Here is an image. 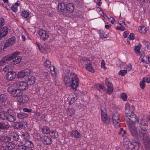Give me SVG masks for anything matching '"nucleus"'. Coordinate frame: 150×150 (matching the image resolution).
<instances>
[{"label": "nucleus", "instance_id": "f257e3e1", "mask_svg": "<svg viewBox=\"0 0 150 150\" xmlns=\"http://www.w3.org/2000/svg\"><path fill=\"white\" fill-rule=\"evenodd\" d=\"M146 123L147 122L145 120H141V123L139 124L141 128V129L139 130V136L143 140L146 150H150V140L146 130Z\"/></svg>", "mask_w": 150, "mask_h": 150}, {"label": "nucleus", "instance_id": "f03ea898", "mask_svg": "<svg viewBox=\"0 0 150 150\" xmlns=\"http://www.w3.org/2000/svg\"><path fill=\"white\" fill-rule=\"evenodd\" d=\"M64 81L65 85L75 89L78 86L79 79L77 75L75 73L69 74L65 75L64 78Z\"/></svg>", "mask_w": 150, "mask_h": 150}, {"label": "nucleus", "instance_id": "7ed1b4c3", "mask_svg": "<svg viewBox=\"0 0 150 150\" xmlns=\"http://www.w3.org/2000/svg\"><path fill=\"white\" fill-rule=\"evenodd\" d=\"M0 118L11 122H13L16 120L13 111L11 109H9L6 111L0 112Z\"/></svg>", "mask_w": 150, "mask_h": 150}, {"label": "nucleus", "instance_id": "20e7f679", "mask_svg": "<svg viewBox=\"0 0 150 150\" xmlns=\"http://www.w3.org/2000/svg\"><path fill=\"white\" fill-rule=\"evenodd\" d=\"M101 119L104 123L107 124L109 123L108 119L106 112V108L105 107V103L104 102H102L101 105Z\"/></svg>", "mask_w": 150, "mask_h": 150}, {"label": "nucleus", "instance_id": "39448f33", "mask_svg": "<svg viewBox=\"0 0 150 150\" xmlns=\"http://www.w3.org/2000/svg\"><path fill=\"white\" fill-rule=\"evenodd\" d=\"M140 145L138 139H134L132 143H128V147L127 148L128 150H138Z\"/></svg>", "mask_w": 150, "mask_h": 150}, {"label": "nucleus", "instance_id": "423d86ee", "mask_svg": "<svg viewBox=\"0 0 150 150\" xmlns=\"http://www.w3.org/2000/svg\"><path fill=\"white\" fill-rule=\"evenodd\" d=\"M119 118V115L118 112H115L114 113L112 116V119L114 126L116 128L120 127Z\"/></svg>", "mask_w": 150, "mask_h": 150}, {"label": "nucleus", "instance_id": "0eeeda50", "mask_svg": "<svg viewBox=\"0 0 150 150\" xmlns=\"http://www.w3.org/2000/svg\"><path fill=\"white\" fill-rule=\"evenodd\" d=\"M17 86L19 89L23 90L28 88V84L27 83L25 82H18L16 83Z\"/></svg>", "mask_w": 150, "mask_h": 150}, {"label": "nucleus", "instance_id": "6e6552de", "mask_svg": "<svg viewBox=\"0 0 150 150\" xmlns=\"http://www.w3.org/2000/svg\"><path fill=\"white\" fill-rule=\"evenodd\" d=\"M134 108L133 106L131 107L129 105H127L125 106V113L126 116L127 117L133 113Z\"/></svg>", "mask_w": 150, "mask_h": 150}, {"label": "nucleus", "instance_id": "1a4fd4ad", "mask_svg": "<svg viewBox=\"0 0 150 150\" xmlns=\"http://www.w3.org/2000/svg\"><path fill=\"white\" fill-rule=\"evenodd\" d=\"M19 54V53L18 52H14V59H15L12 62V64H16L20 62L21 58L20 56H18Z\"/></svg>", "mask_w": 150, "mask_h": 150}, {"label": "nucleus", "instance_id": "9d476101", "mask_svg": "<svg viewBox=\"0 0 150 150\" xmlns=\"http://www.w3.org/2000/svg\"><path fill=\"white\" fill-rule=\"evenodd\" d=\"M16 73L13 71L8 72L6 75V78L8 81H12L15 79L16 76Z\"/></svg>", "mask_w": 150, "mask_h": 150}, {"label": "nucleus", "instance_id": "9b49d317", "mask_svg": "<svg viewBox=\"0 0 150 150\" xmlns=\"http://www.w3.org/2000/svg\"><path fill=\"white\" fill-rule=\"evenodd\" d=\"M17 97V100L20 103H25L28 100V98L26 95H23L21 93V94Z\"/></svg>", "mask_w": 150, "mask_h": 150}, {"label": "nucleus", "instance_id": "f8f14e48", "mask_svg": "<svg viewBox=\"0 0 150 150\" xmlns=\"http://www.w3.org/2000/svg\"><path fill=\"white\" fill-rule=\"evenodd\" d=\"M131 124H135L138 121V119L136 115L133 113L127 117Z\"/></svg>", "mask_w": 150, "mask_h": 150}, {"label": "nucleus", "instance_id": "ddd939ff", "mask_svg": "<svg viewBox=\"0 0 150 150\" xmlns=\"http://www.w3.org/2000/svg\"><path fill=\"white\" fill-rule=\"evenodd\" d=\"M38 34L40 36V38L44 40L47 39L49 37V35L46 32L42 29L39 30Z\"/></svg>", "mask_w": 150, "mask_h": 150}, {"label": "nucleus", "instance_id": "4468645a", "mask_svg": "<svg viewBox=\"0 0 150 150\" xmlns=\"http://www.w3.org/2000/svg\"><path fill=\"white\" fill-rule=\"evenodd\" d=\"M105 83L108 87V89L106 91L107 93L108 94H110L112 92L113 90L112 84V83L109 82L107 79L105 80Z\"/></svg>", "mask_w": 150, "mask_h": 150}, {"label": "nucleus", "instance_id": "2eb2a0df", "mask_svg": "<svg viewBox=\"0 0 150 150\" xmlns=\"http://www.w3.org/2000/svg\"><path fill=\"white\" fill-rule=\"evenodd\" d=\"M129 130L131 135L134 137H137L138 136V132L136 128L134 125H130L129 126Z\"/></svg>", "mask_w": 150, "mask_h": 150}, {"label": "nucleus", "instance_id": "dca6fc26", "mask_svg": "<svg viewBox=\"0 0 150 150\" xmlns=\"http://www.w3.org/2000/svg\"><path fill=\"white\" fill-rule=\"evenodd\" d=\"M41 139L42 141L44 144L50 145L52 143V139L49 137L45 135Z\"/></svg>", "mask_w": 150, "mask_h": 150}, {"label": "nucleus", "instance_id": "f3484780", "mask_svg": "<svg viewBox=\"0 0 150 150\" xmlns=\"http://www.w3.org/2000/svg\"><path fill=\"white\" fill-rule=\"evenodd\" d=\"M8 28L6 27H4L0 29V39L2 37H4L6 36L8 32Z\"/></svg>", "mask_w": 150, "mask_h": 150}, {"label": "nucleus", "instance_id": "a211bd4d", "mask_svg": "<svg viewBox=\"0 0 150 150\" xmlns=\"http://www.w3.org/2000/svg\"><path fill=\"white\" fill-rule=\"evenodd\" d=\"M15 38L14 37L9 38L5 44L4 47L5 48L12 45L15 42Z\"/></svg>", "mask_w": 150, "mask_h": 150}, {"label": "nucleus", "instance_id": "6ab92c4d", "mask_svg": "<svg viewBox=\"0 0 150 150\" xmlns=\"http://www.w3.org/2000/svg\"><path fill=\"white\" fill-rule=\"evenodd\" d=\"M16 146L15 143L13 142H9L6 144L5 149L6 150H11L13 149Z\"/></svg>", "mask_w": 150, "mask_h": 150}, {"label": "nucleus", "instance_id": "aec40b11", "mask_svg": "<svg viewBox=\"0 0 150 150\" xmlns=\"http://www.w3.org/2000/svg\"><path fill=\"white\" fill-rule=\"evenodd\" d=\"M35 81V77L32 76H29L28 78L27 83L28 85H33L34 84Z\"/></svg>", "mask_w": 150, "mask_h": 150}, {"label": "nucleus", "instance_id": "412c9836", "mask_svg": "<svg viewBox=\"0 0 150 150\" xmlns=\"http://www.w3.org/2000/svg\"><path fill=\"white\" fill-rule=\"evenodd\" d=\"M18 88L17 86V84L16 83H14L13 85L9 86L8 88V91L11 94L14 91H16V89Z\"/></svg>", "mask_w": 150, "mask_h": 150}, {"label": "nucleus", "instance_id": "4be33fe9", "mask_svg": "<svg viewBox=\"0 0 150 150\" xmlns=\"http://www.w3.org/2000/svg\"><path fill=\"white\" fill-rule=\"evenodd\" d=\"M12 126L14 129H21L23 127V124L21 122H14Z\"/></svg>", "mask_w": 150, "mask_h": 150}, {"label": "nucleus", "instance_id": "5701e85b", "mask_svg": "<svg viewBox=\"0 0 150 150\" xmlns=\"http://www.w3.org/2000/svg\"><path fill=\"white\" fill-rule=\"evenodd\" d=\"M10 127V125L6 122H0V129H8Z\"/></svg>", "mask_w": 150, "mask_h": 150}, {"label": "nucleus", "instance_id": "b1692460", "mask_svg": "<svg viewBox=\"0 0 150 150\" xmlns=\"http://www.w3.org/2000/svg\"><path fill=\"white\" fill-rule=\"evenodd\" d=\"M76 98L75 95H70L67 98L69 105L74 103L76 100Z\"/></svg>", "mask_w": 150, "mask_h": 150}, {"label": "nucleus", "instance_id": "393cba45", "mask_svg": "<svg viewBox=\"0 0 150 150\" xmlns=\"http://www.w3.org/2000/svg\"><path fill=\"white\" fill-rule=\"evenodd\" d=\"M66 9L69 13H72L74 10V7L73 4L69 3L67 4Z\"/></svg>", "mask_w": 150, "mask_h": 150}, {"label": "nucleus", "instance_id": "a878e982", "mask_svg": "<svg viewBox=\"0 0 150 150\" xmlns=\"http://www.w3.org/2000/svg\"><path fill=\"white\" fill-rule=\"evenodd\" d=\"M71 136L75 138H78L80 137L81 134L77 131L73 130L71 132Z\"/></svg>", "mask_w": 150, "mask_h": 150}, {"label": "nucleus", "instance_id": "bb28decb", "mask_svg": "<svg viewBox=\"0 0 150 150\" xmlns=\"http://www.w3.org/2000/svg\"><path fill=\"white\" fill-rule=\"evenodd\" d=\"M21 136L23 138L27 140L30 138V136L29 134L27 132H21Z\"/></svg>", "mask_w": 150, "mask_h": 150}, {"label": "nucleus", "instance_id": "cd10ccee", "mask_svg": "<svg viewBox=\"0 0 150 150\" xmlns=\"http://www.w3.org/2000/svg\"><path fill=\"white\" fill-rule=\"evenodd\" d=\"M28 115L25 113L21 112L18 113L17 115V117L20 119H23L26 118Z\"/></svg>", "mask_w": 150, "mask_h": 150}, {"label": "nucleus", "instance_id": "c85d7f7f", "mask_svg": "<svg viewBox=\"0 0 150 150\" xmlns=\"http://www.w3.org/2000/svg\"><path fill=\"white\" fill-rule=\"evenodd\" d=\"M14 53L12 55H8L7 56L4 57V59L5 60L6 62L8 61H11V60H13L14 59Z\"/></svg>", "mask_w": 150, "mask_h": 150}, {"label": "nucleus", "instance_id": "c756f323", "mask_svg": "<svg viewBox=\"0 0 150 150\" xmlns=\"http://www.w3.org/2000/svg\"><path fill=\"white\" fill-rule=\"evenodd\" d=\"M21 91L19 89L17 88L11 94V95L14 97H17L21 94Z\"/></svg>", "mask_w": 150, "mask_h": 150}, {"label": "nucleus", "instance_id": "7c9ffc66", "mask_svg": "<svg viewBox=\"0 0 150 150\" xmlns=\"http://www.w3.org/2000/svg\"><path fill=\"white\" fill-rule=\"evenodd\" d=\"M41 131L43 133L45 134H49L50 133V130L49 128L47 126L43 127Z\"/></svg>", "mask_w": 150, "mask_h": 150}, {"label": "nucleus", "instance_id": "2f4dec72", "mask_svg": "<svg viewBox=\"0 0 150 150\" xmlns=\"http://www.w3.org/2000/svg\"><path fill=\"white\" fill-rule=\"evenodd\" d=\"M141 47V45L140 44H138L137 46H136L134 47V50L136 54H139L140 53V50Z\"/></svg>", "mask_w": 150, "mask_h": 150}, {"label": "nucleus", "instance_id": "473e14b6", "mask_svg": "<svg viewBox=\"0 0 150 150\" xmlns=\"http://www.w3.org/2000/svg\"><path fill=\"white\" fill-rule=\"evenodd\" d=\"M86 69L89 71L93 72L94 70L93 69L92 65L91 64H87L86 65Z\"/></svg>", "mask_w": 150, "mask_h": 150}, {"label": "nucleus", "instance_id": "72a5a7b5", "mask_svg": "<svg viewBox=\"0 0 150 150\" xmlns=\"http://www.w3.org/2000/svg\"><path fill=\"white\" fill-rule=\"evenodd\" d=\"M141 57L142 58V61L144 63L148 64V57H147L145 55H142L141 56Z\"/></svg>", "mask_w": 150, "mask_h": 150}, {"label": "nucleus", "instance_id": "f704fd0d", "mask_svg": "<svg viewBox=\"0 0 150 150\" xmlns=\"http://www.w3.org/2000/svg\"><path fill=\"white\" fill-rule=\"evenodd\" d=\"M50 133V136L52 137L57 138L58 136V132L56 131H52Z\"/></svg>", "mask_w": 150, "mask_h": 150}, {"label": "nucleus", "instance_id": "c9c22d12", "mask_svg": "<svg viewBox=\"0 0 150 150\" xmlns=\"http://www.w3.org/2000/svg\"><path fill=\"white\" fill-rule=\"evenodd\" d=\"M65 6L63 3H59L58 4V8L60 10H63L65 9Z\"/></svg>", "mask_w": 150, "mask_h": 150}, {"label": "nucleus", "instance_id": "e433bc0d", "mask_svg": "<svg viewBox=\"0 0 150 150\" xmlns=\"http://www.w3.org/2000/svg\"><path fill=\"white\" fill-rule=\"evenodd\" d=\"M7 99V97L6 95L1 94L0 95V100L1 101L4 102L6 101Z\"/></svg>", "mask_w": 150, "mask_h": 150}, {"label": "nucleus", "instance_id": "4c0bfd02", "mask_svg": "<svg viewBox=\"0 0 150 150\" xmlns=\"http://www.w3.org/2000/svg\"><path fill=\"white\" fill-rule=\"evenodd\" d=\"M18 6V3H16L14 5L12 6L11 9L14 12H16L17 11V7Z\"/></svg>", "mask_w": 150, "mask_h": 150}, {"label": "nucleus", "instance_id": "58836bf2", "mask_svg": "<svg viewBox=\"0 0 150 150\" xmlns=\"http://www.w3.org/2000/svg\"><path fill=\"white\" fill-rule=\"evenodd\" d=\"M50 69L51 74L52 76H54L55 75V71L54 70V68L53 65H51L49 67V68Z\"/></svg>", "mask_w": 150, "mask_h": 150}, {"label": "nucleus", "instance_id": "ea45409f", "mask_svg": "<svg viewBox=\"0 0 150 150\" xmlns=\"http://www.w3.org/2000/svg\"><path fill=\"white\" fill-rule=\"evenodd\" d=\"M13 140L14 141H17L19 139V135L16 133H13L12 134Z\"/></svg>", "mask_w": 150, "mask_h": 150}, {"label": "nucleus", "instance_id": "a19ab883", "mask_svg": "<svg viewBox=\"0 0 150 150\" xmlns=\"http://www.w3.org/2000/svg\"><path fill=\"white\" fill-rule=\"evenodd\" d=\"M27 144H28V145L27 146V147L29 148H31L33 146V143L32 142L29 140H27L26 141V142L25 143V144L27 146Z\"/></svg>", "mask_w": 150, "mask_h": 150}, {"label": "nucleus", "instance_id": "79ce46f5", "mask_svg": "<svg viewBox=\"0 0 150 150\" xmlns=\"http://www.w3.org/2000/svg\"><path fill=\"white\" fill-rule=\"evenodd\" d=\"M23 71L25 76L29 75L31 72V70L30 69H28L24 70Z\"/></svg>", "mask_w": 150, "mask_h": 150}, {"label": "nucleus", "instance_id": "37998d69", "mask_svg": "<svg viewBox=\"0 0 150 150\" xmlns=\"http://www.w3.org/2000/svg\"><path fill=\"white\" fill-rule=\"evenodd\" d=\"M25 76L23 71H21L18 73L17 77L18 78H22Z\"/></svg>", "mask_w": 150, "mask_h": 150}, {"label": "nucleus", "instance_id": "c03bdc74", "mask_svg": "<svg viewBox=\"0 0 150 150\" xmlns=\"http://www.w3.org/2000/svg\"><path fill=\"white\" fill-rule=\"evenodd\" d=\"M29 13L27 11H22L21 13V15L23 17L25 18H27L29 16Z\"/></svg>", "mask_w": 150, "mask_h": 150}, {"label": "nucleus", "instance_id": "a18cd8bd", "mask_svg": "<svg viewBox=\"0 0 150 150\" xmlns=\"http://www.w3.org/2000/svg\"><path fill=\"white\" fill-rule=\"evenodd\" d=\"M16 148L18 150H27L26 147L22 145H18L16 146Z\"/></svg>", "mask_w": 150, "mask_h": 150}, {"label": "nucleus", "instance_id": "49530a36", "mask_svg": "<svg viewBox=\"0 0 150 150\" xmlns=\"http://www.w3.org/2000/svg\"><path fill=\"white\" fill-rule=\"evenodd\" d=\"M1 139L3 141H4L5 142H9L11 140L9 137L6 136H4L2 137Z\"/></svg>", "mask_w": 150, "mask_h": 150}, {"label": "nucleus", "instance_id": "de8ad7c7", "mask_svg": "<svg viewBox=\"0 0 150 150\" xmlns=\"http://www.w3.org/2000/svg\"><path fill=\"white\" fill-rule=\"evenodd\" d=\"M120 96L122 100L124 101H126L127 96V94L125 93H122L120 95Z\"/></svg>", "mask_w": 150, "mask_h": 150}, {"label": "nucleus", "instance_id": "09e8293b", "mask_svg": "<svg viewBox=\"0 0 150 150\" xmlns=\"http://www.w3.org/2000/svg\"><path fill=\"white\" fill-rule=\"evenodd\" d=\"M127 70H121L118 73V74L122 76H123L127 73Z\"/></svg>", "mask_w": 150, "mask_h": 150}, {"label": "nucleus", "instance_id": "8fccbe9b", "mask_svg": "<svg viewBox=\"0 0 150 150\" xmlns=\"http://www.w3.org/2000/svg\"><path fill=\"white\" fill-rule=\"evenodd\" d=\"M44 65L45 67L49 68V67L51 65V63L49 60H46L44 62Z\"/></svg>", "mask_w": 150, "mask_h": 150}, {"label": "nucleus", "instance_id": "3c124183", "mask_svg": "<svg viewBox=\"0 0 150 150\" xmlns=\"http://www.w3.org/2000/svg\"><path fill=\"white\" fill-rule=\"evenodd\" d=\"M143 42L144 44L147 46V48L150 50V43L145 40H144Z\"/></svg>", "mask_w": 150, "mask_h": 150}, {"label": "nucleus", "instance_id": "603ef678", "mask_svg": "<svg viewBox=\"0 0 150 150\" xmlns=\"http://www.w3.org/2000/svg\"><path fill=\"white\" fill-rule=\"evenodd\" d=\"M3 70L5 72H7V73H8V72H10L9 66L8 65H7L6 66L3 68Z\"/></svg>", "mask_w": 150, "mask_h": 150}, {"label": "nucleus", "instance_id": "864d4df0", "mask_svg": "<svg viewBox=\"0 0 150 150\" xmlns=\"http://www.w3.org/2000/svg\"><path fill=\"white\" fill-rule=\"evenodd\" d=\"M145 83L142 81H141L139 83L140 86L142 89H143L144 88L145 86Z\"/></svg>", "mask_w": 150, "mask_h": 150}, {"label": "nucleus", "instance_id": "5fc2aeb1", "mask_svg": "<svg viewBox=\"0 0 150 150\" xmlns=\"http://www.w3.org/2000/svg\"><path fill=\"white\" fill-rule=\"evenodd\" d=\"M139 31L140 32L143 33H145L146 32L145 30V28L143 26L139 27Z\"/></svg>", "mask_w": 150, "mask_h": 150}, {"label": "nucleus", "instance_id": "6e6d98bb", "mask_svg": "<svg viewBox=\"0 0 150 150\" xmlns=\"http://www.w3.org/2000/svg\"><path fill=\"white\" fill-rule=\"evenodd\" d=\"M125 28V26L124 25H122L121 27L117 26L116 29L117 30H120L121 31H123Z\"/></svg>", "mask_w": 150, "mask_h": 150}, {"label": "nucleus", "instance_id": "4d7b16f0", "mask_svg": "<svg viewBox=\"0 0 150 150\" xmlns=\"http://www.w3.org/2000/svg\"><path fill=\"white\" fill-rule=\"evenodd\" d=\"M142 81L144 83L146 82L149 83L150 82V79L147 77L143 78Z\"/></svg>", "mask_w": 150, "mask_h": 150}, {"label": "nucleus", "instance_id": "13d9d810", "mask_svg": "<svg viewBox=\"0 0 150 150\" xmlns=\"http://www.w3.org/2000/svg\"><path fill=\"white\" fill-rule=\"evenodd\" d=\"M69 112H70V115H71L74 114L75 111L74 108H71L69 110Z\"/></svg>", "mask_w": 150, "mask_h": 150}, {"label": "nucleus", "instance_id": "bf43d9fd", "mask_svg": "<svg viewBox=\"0 0 150 150\" xmlns=\"http://www.w3.org/2000/svg\"><path fill=\"white\" fill-rule=\"evenodd\" d=\"M6 62L5 61V60L3 58L0 61V66H2L4 65L6 63Z\"/></svg>", "mask_w": 150, "mask_h": 150}, {"label": "nucleus", "instance_id": "052dcab7", "mask_svg": "<svg viewBox=\"0 0 150 150\" xmlns=\"http://www.w3.org/2000/svg\"><path fill=\"white\" fill-rule=\"evenodd\" d=\"M76 5L77 7L81 8L82 5L81 2L77 1L76 2Z\"/></svg>", "mask_w": 150, "mask_h": 150}, {"label": "nucleus", "instance_id": "680f3d73", "mask_svg": "<svg viewBox=\"0 0 150 150\" xmlns=\"http://www.w3.org/2000/svg\"><path fill=\"white\" fill-rule=\"evenodd\" d=\"M23 110L25 112H32V110L30 109H28L26 108H24L23 109Z\"/></svg>", "mask_w": 150, "mask_h": 150}, {"label": "nucleus", "instance_id": "e2e57ef3", "mask_svg": "<svg viewBox=\"0 0 150 150\" xmlns=\"http://www.w3.org/2000/svg\"><path fill=\"white\" fill-rule=\"evenodd\" d=\"M134 35L132 33L129 35L128 38L130 40H133L134 39Z\"/></svg>", "mask_w": 150, "mask_h": 150}, {"label": "nucleus", "instance_id": "0e129e2a", "mask_svg": "<svg viewBox=\"0 0 150 150\" xmlns=\"http://www.w3.org/2000/svg\"><path fill=\"white\" fill-rule=\"evenodd\" d=\"M35 138L38 140L40 139L41 138L40 135V134L36 133L35 134Z\"/></svg>", "mask_w": 150, "mask_h": 150}, {"label": "nucleus", "instance_id": "69168bd1", "mask_svg": "<svg viewBox=\"0 0 150 150\" xmlns=\"http://www.w3.org/2000/svg\"><path fill=\"white\" fill-rule=\"evenodd\" d=\"M108 19L112 24H113L115 19L113 17L110 16V17L108 18Z\"/></svg>", "mask_w": 150, "mask_h": 150}, {"label": "nucleus", "instance_id": "338daca9", "mask_svg": "<svg viewBox=\"0 0 150 150\" xmlns=\"http://www.w3.org/2000/svg\"><path fill=\"white\" fill-rule=\"evenodd\" d=\"M126 68L128 70L130 71L132 69V65L131 64H129L127 66Z\"/></svg>", "mask_w": 150, "mask_h": 150}, {"label": "nucleus", "instance_id": "774afa93", "mask_svg": "<svg viewBox=\"0 0 150 150\" xmlns=\"http://www.w3.org/2000/svg\"><path fill=\"white\" fill-rule=\"evenodd\" d=\"M129 33V32H128L126 31L124 32L123 33V36L125 38H127L128 35Z\"/></svg>", "mask_w": 150, "mask_h": 150}]
</instances>
